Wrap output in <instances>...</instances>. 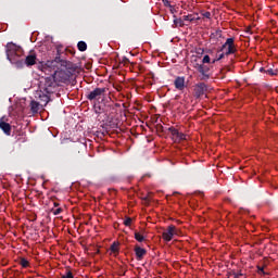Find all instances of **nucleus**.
<instances>
[{
	"mask_svg": "<svg viewBox=\"0 0 278 278\" xmlns=\"http://www.w3.org/2000/svg\"><path fill=\"white\" fill-rule=\"evenodd\" d=\"M232 278H240L242 277V274H235L233 276H231Z\"/></svg>",
	"mask_w": 278,
	"mask_h": 278,
	"instance_id": "nucleus-37",
	"label": "nucleus"
},
{
	"mask_svg": "<svg viewBox=\"0 0 278 278\" xmlns=\"http://www.w3.org/2000/svg\"><path fill=\"white\" fill-rule=\"evenodd\" d=\"M68 68H71V62L60 56H55L54 60L47 61L46 64L42 65V72L50 73L59 86L60 84H68L71 81L73 74Z\"/></svg>",
	"mask_w": 278,
	"mask_h": 278,
	"instance_id": "nucleus-1",
	"label": "nucleus"
},
{
	"mask_svg": "<svg viewBox=\"0 0 278 278\" xmlns=\"http://www.w3.org/2000/svg\"><path fill=\"white\" fill-rule=\"evenodd\" d=\"M225 55H227V50H225L223 52H218L216 54V58L212 61V64H216V62H219V60H223V58H225Z\"/></svg>",
	"mask_w": 278,
	"mask_h": 278,
	"instance_id": "nucleus-15",
	"label": "nucleus"
},
{
	"mask_svg": "<svg viewBox=\"0 0 278 278\" xmlns=\"http://www.w3.org/2000/svg\"><path fill=\"white\" fill-rule=\"evenodd\" d=\"M58 83L51 75L50 77H46L40 81V92H45L46 94H53L55 90H58Z\"/></svg>",
	"mask_w": 278,
	"mask_h": 278,
	"instance_id": "nucleus-3",
	"label": "nucleus"
},
{
	"mask_svg": "<svg viewBox=\"0 0 278 278\" xmlns=\"http://www.w3.org/2000/svg\"><path fill=\"white\" fill-rule=\"evenodd\" d=\"M55 199H58V198L51 197V201H53L54 207H60V204L58 202H55Z\"/></svg>",
	"mask_w": 278,
	"mask_h": 278,
	"instance_id": "nucleus-30",
	"label": "nucleus"
},
{
	"mask_svg": "<svg viewBox=\"0 0 278 278\" xmlns=\"http://www.w3.org/2000/svg\"><path fill=\"white\" fill-rule=\"evenodd\" d=\"M244 34H245V35H251V34H253V31H251V26H249V27H247V28L244 29Z\"/></svg>",
	"mask_w": 278,
	"mask_h": 278,
	"instance_id": "nucleus-31",
	"label": "nucleus"
},
{
	"mask_svg": "<svg viewBox=\"0 0 278 278\" xmlns=\"http://www.w3.org/2000/svg\"><path fill=\"white\" fill-rule=\"evenodd\" d=\"M106 92H108V89L105 87L103 88L98 87L87 94V99L88 101H99V99H101V97H104Z\"/></svg>",
	"mask_w": 278,
	"mask_h": 278,
	"instance_id": "nucleus-4",
	"label": "nucleus"
},
{
	"mask_svg": "<svg viewBox=\"0 0 278 278\" xmlns=\"http://www.w3.org/2000/svg\"><path fill=\"white\" fill-rule=\"evenodd\" d=\"M220 51H226V55H231V53H236V48H233V38H228L225 45L222 47Z\"/></svg>",
	"mask_w": 278,
	"mask_h": 278,
	"instance_id": "nucleus-8",
	"label": "nucleus"
},
{
	"mask_svg": "<svg viewBox=\"0 0 278 278\" xmlns=\"http://www.w3.org/2000/svg\"><path fill=\"white\" fill-rule=\"evenodd\" d=\"M174 86L176 90H185L186 89V78L178 76L174 80Z\"/></svg>",
	"mask_w": 278,
	"mask_h": 278,
	"instance_id": "nucleus-10",
	"label": "nucleus"
},
{
	"mask_svg": "<svg viewBox=\"0 0 278 278\" xmlns=\"http://www.w3.org/2000/svg\"><path fill=\"white\" fill-rule=\"evenodd\" d=\"M7 60L14 64L16 68H23L25 66V60L18 59L23 55L24 51L21 46H17L14 42H8L5 46Z\"/></svg>",
	"mask_w": 278,
	"mask_h": 278,
	"instance_id": "nucleus-2",
	"label": "nucleus"
},
{
	"mask_svg": "<svg viewBox=\"0 0 278 278\" xmlns=\"http://www.w3.org/2000/svg\"><path fill=\"white\" fill-rule=\"evenodd\" d=\"M124 225L126 227H130L131 226V217H127L125 220H124Z\"/></svg>",
	"mask_w": 278,
	"mask_h": 278,
	"instance_id": "nucleus-28",
	"label": "nucleus"
},
{
	"mask_svg": "<svg viewBox=\"0 0 278 278\" xmlns=\"http://www.w3.org/2000/svg\"><path fill=\"white\" fill-rule=\"evenodd\" d=\"M51 212L54 216H60V214L64 212V208L62 207H58L56 210L52 208Z\"/></svg>",
	"mask_w": 278,
	"mask_h": 278,
	"instance_id": "nucleus-21",
	"label": "nucleus"
},
{
	"mask_svg": "<svg viewBox=\"0 0 278 278\" xmlns=\"http://www.w3.org/2000/svg\"><path fill=\"white\" fill-rule=\"evenodd\" d=\"M267 75H270L271 77H275V75H277V71L273 70V68H268L266 70Z\"/></svg>",
	"mask_w": 278,
	"mask_h": 278,
	"instance_id": "nucleus-24",
	"label": "nucleus"
},
{
	"mask_svg": "<svg viewBox=\"0 0 278 278\" xmlns=\"http://www.w3.org/2000/svg\"><path fill=\"white\" fill-rule=\"evenodd\" d=\"M168 131L172 134V136H173L174 138H177V136H179V130L176 129L175 127H169V128H168Z\"/></svg>",
	"mask_w": 278,
	"mask_h": 278,
	"instance_id": "nucleus-19",
	"label": "nucleus"
},
{
	"mask_svg": "<svg viewBox=\"0 0 278 278\" xmlns=\"http://www.w3.org/2000/svg\"><path fill=\"white\" fill-rule=\"evenodd\" d=\"M205 92H207V85L205 83H199L194 86L193 93L195 99H201Z\"/></svg>",
	"mask_w": 278,
	"mask_h": 278,
	"instance_id": "nucleus-6",
	"label": "nucleus"
},
{
	"mask_svg": "<svg viewBox=\"0 0 278 278\" xmlns=\"http://www.w3.org/2000/svg\"><path fill=\"white\" fill-rule=\"evenodd\" d=\"M211 60H212V59L210 58V55L206 54V55H204V58H203V60H202V63H203V64H210Z\"/></svg>",
	"mask_w": 278,
	"mask_h": 278,
	"instance_id": "nucleus-26",
	"label": "nucleus"
},
{
	"mask_svg": "<svg viewBox=\"0 0 278 278\" xmlns=\"http://www.w3.org/2000/svg\"><path fill=\"white\" fill-rule=\"evenodd\" d=\"M176 140L178 141L186 140V135L184 132H178Z\"/></svg>",
	"mask_w": 278,
	"mask_h": 278,
	"instance_id": "nucleus-25",
	"label": "nucleus"
},
{
	"mask_svg": "<svg viewBox=\"0 0 278 278\" xmlns=\"http://www.w3.org/2000/svg\"><path fill=\"white\" fill-rule=\"evenodd\" d=\"M112 253H118V242H113L111 245Z\"/></svg>",
	"mask_w": 278,
	"mask_h": 278,
	"instance_id": "nucleus-23",
	"label": "nucleus"
},
{
	"mask_svg": "<svg viewBox=\"0 0 278 278\" xmlns=\"http://www.w3.org/2000/svg\"><path fill=\"white\" fill-rule=\"evenodd\" d=\"M251 41V37H249V36H244V45H247L248 42H250Z\"/></svg>",
	"mask_w": 278,
	"mask_h": 278,
	"instance_id": "nucleus-34",
	"label": "nucleus"
},
{
	"mask_svg": "<svg viewBox=\"0 0 278 278\" xmlns=\"http://www.w3.org/2000/svg\"><path fill=\"white\" fill-rule=\"evenodd\" d=\"M135 240H137V242H144V236H142V235H140V232L136 231Z\"/></svg>",
	"mask_w": 278,
	"mask_h": 278,
	"instance_id": "nucleus-20",
	"label": "nucleus"
},
{
	"mask_svg": "<svg viewBox=\"0 0 278 278\" xmlns=\"http://www.w3.org/2000/svg\"><path fill=\"white\" fill-rule=\"evenodd\" d=\"M0 129L5 134V136H10L12 134V126L10 123H5V117L0 118Z\"/></svg>",
	"mask_w": 278,
	"mask_h": 278,
	"instance_id": "nucleus-9",
	"label": "nucleus"
},
{
	"mask_svg": "<svg viewBox=\"0 0 278 278\" xmlns=\"http://www.w3.org/2000/svg\"><path fill=\"white\" fill-rule=\"evenodd\" d=\"M135 254H136L137 260H142V257H144V255H147V250L136 245Z\"/></svg>",
	"mask_w": 278,
	"mask_h": 278,
	"instance_id": "nucleus-11",
	"label": "nucleus"
},
{
	"mask_svg": "<svg viewBox=\"0 0 278 278\" xmlns=\"http://www.w3.org/2000/svg\"><path fill=\"white\" fill-rule=\"evenodd\" d=\"M163 3L165 5V8H170V1L164 0Z\"/></svg>",
	"mask_w": 278,
	"mask_h": 278,
	"instance_id": "nucleus-33",
	"label": "nucleus"
},
{
	"mask_svg": "<svg viewBox=\"0 0 278 278\" xmlns=\"http://www.w3.org/2000/svg\"><path fill=\"white\" fill-rule=\"evenodd\" d=\"M258 274L266 275V271H264V267H258Z\"/></svg>",
	"mask_w": 278,
	"mask_h": 278,
	"instance_id": "nucleus-32",
	"label": "nucleus"
},
{
	"mask_svg": "<svg viewBox=\"0 0 278 278\" xmlns=\"http://www.w3.org/2000/svg\"><path fill=\"white\" fill-rule=\"evenodd\" d=\"M38 110H40V103L33 100L30 102V111L33 112V114H38Z\"/></svg>",
	"mask_w": 278,
	"mask_h": 278,
	"instance_id": "nucleus-13",
	"label": "nucleus"
},
{
	"mask_svg": "<svg viewBox=\"0 0 278 278\" xmlns=\"http://www.w3.org/2000/svg\"><path fill=\"white\" fill-rule=\"evenodd\" d=\"M123 63L124 64H129V59H127L126 56L123 58Z\"/></svg>",
	"mask_w": 278,
	"mask_h": 278,
	"instance_id": "nucleus-36",
	"label": "nucleus"
},
{
	"mask_svg": "<svg viewBox=\"0 0 278 278\" xmlns=\"http://www.w3.org/2000/svg\"><path fill=\"white\" fill-rule=\"evenodd\" d=\"M198 72L202 75L201 80L202 81H207L212 74L210 73V66L204 65V64H198Z\"/></svg>",
	"mask_w": 278,
	"mask_h": 278,
	"instance_id": "nucleus-7",
	"label": "nucleus"
},
{
	"mask_svg": "<svg viewBox=\"0 0 278 278\" xmlns=\"http://www.w3.org/2000/svg\"><path fill=\"white\" fill-rule=\"evenodd\" d=\"M24 63L26 66H34L36 64V54H29L25 58Z\"/></svg>",
	"mask_w": 278,
	"mask_h": 278,
	"instance_id": "nucleus-12",
	"label": "nucleus"
},
{
	"mask_svg": "<svg viewBox=\"0 0 278 278\" xmlns=\"http://www.w3.org/2000/svg\"><path fill=\"white\" fill-rule=\"evenodd\" d=\"M61 278H75V276H73V271L68 270V271H66V274L63 275Z\"/></svg>",
	"mask_w": 278,
	"mask_h": 278,
	"instance_id": "nucleus-27",
	"label": "nucleus"
},
{
	"mask_svg": "<svg viewBox=\"0 0 278 278\" xmlns=\"http://www.w3.org/2000/svg\"><path fill=\"white\" fill-rule=\"evenodd\" d=\"M40 101H43L45 105H47V103H49V101L51 100L49 98V93L42 92V94L39 96Z\"/></svg>",
	"mask_w": 278,
	"mask_h": 278,
	"instance_id": "nucleus-17",
	"label": "nucleus"
},
{
	"mask_svg": "<svg viewBox=\"0 0 278 278\" xmlns=\"http://www.w3.org/2000/svg\"><path fill=\"white\" fill-rule=\"evenodd\" d=\"M202 16L204 18H212V13L210 11H206V12L202 13Z\"/></svg>",
	"mask_w": 278,
	"mask_h": 278,
	"instance_id": "nucleus-29",
	"label": "nucleus"
},
{
	"mask_svg": "<svg viewBox=\"0 0 278 278\" xmlns=\"http://www.w3.org/2000/svg\"><path fill=\"white\" fill-rule=\"evenodd\" d=\"M162 236L165 242H170V240H173V237L177 236V227H175V225H169Z\"/></svg>",
	"mask_w": 278,
	"mask_h": 278,
	"instance_id": "nucleus-5",
	"label": "nucleus"
},
{
	"mask_svg": "<svg viewBox=\"0 0 278 278\" xmlns=\"http://www.w3.org/2000/svg\"><path fill=\"white\" fill-rule=\"evenodd\" d=\"M184 18H175L174 20V25H176V27H184V25H186V23H184Z\"/></svg>",
	"mask_w": 278,
	"mask_h": 278,
	"instance_id": "nucleus-18",
	"label": "nucleus"
},
{
	"mask_svg": "<svg viewBox=\"0 0 278 278\" xmlns=\"http://www.w3.org/2000/svg\"><path fill=\"white\" fill-rule=\"evenodd\" d=\"M260 73H266V70L264 67H261Z\"/></svg>",
	"mask_w": 278,
	"mask_h": 278,
	"instance_id": "nucleus-38",
	"label": "nucleus"
},
{
	"mask_svg": "<svg viewBox=\"0 0 278 278\" xmlns=\"http://www.w3.org/2000/svg\"><path fill=\"white\" fill-rule=\"evenodd\" d=\"M56 53H58V55H60V53H62V47L61 46L56 47Z\"/></svg>",
	"mask_w": 278,
	"mask_h": 278,
	"instance_id": "nucleus-35",
	"label": "nucleus"
},
{
	"mask_svg": "<svg viewBox=\"0 0 278 278\" xmlns=\"http://www.w3.org/2000/svg\"><path fill=\"white\" fill-rule=\"evenodd\" d=\"M77 49H78V51L84 52L88 49V45L86 43V41H79L77 43Z\"/></svg>",
	"mask_w": 278,
	"mask_h": 278,
	"instance_id": "nucleus-16",
	"label": "nucleus"
},
{
	"mask_svg": "<svg viewBox=\"0 0 278 278\" xmlns=\"http://www.w3.org/2000/svg\"><path fill=\"white\" fill-rule=\"evenodd\" d=\"M20 264L22 265V268H27L29 266V261H27V258H21Z\"/></svg>",
	"mask_w": 278,
	"mask_h": 278,
	"instance_id": "nucleus-22",
	"label": "nucleus"
},
{
	"mask_svg": "<svg viewBox=\"0 0 278 278\" xmlns=\"http://www.w3.org/2000/svg\"><path fill=\"white\" fill-rule=\"evenodd\" d=\"M182 20L186 21V22L192 23L194 21H200L201 17H197V16H194L192 14H189V15H184Z\"/></svg>",
	"mask_w": 278,
	"mask_h": 278,
	"instance_id": "nucleus-14",
	"label": "nucleus"
}]
</instances>
